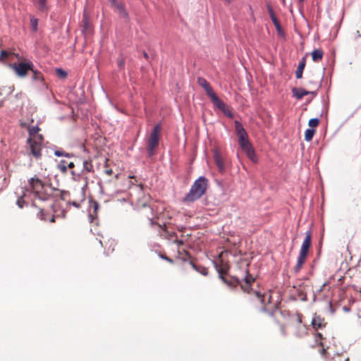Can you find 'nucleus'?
<instances>
[{
    "label": "nucleus",
    "mask_w": 361,
    "mask_h": 361,
    "mask_svg": "<svg viewBox=\"0 0 361 361\" xmlns=\"http://www.w3.org/2000/svg\"><path fill=\"white\" fill-rule=\"evenodd\" d=\"M310 83H312V85L315 84V83H314V82H312V81H310Z\"/></svg>",
    "instance_id": "58"
},
{
    "label": "nucleus",
    "mask_w": 361,
    "mask_h": 361,
    "mask_svg": "<svg viewBox=\"0 0 361 361\" xmlns=\"http://www.w3.org/2000/svg\"><path fill=\"white\" fill-rule=\"evenodd\" d=\"M109 1L111 2V4H115L116 6V4H117L116 0H109Z\"/></svg>",
    "instance_id": "53"
},
{
    "label": "nucleus",
    "mask_w": 361,
    "mask_h": 361,
    "mask_svg": "<svg viewBox=\"0 0 361 361\" xmlns=\"http://www.w3.org/2000/svg\"><path fill=\"white\" fill-rule=\"evenodd\" d=\"M37 216L39 219H40L41 220H44L45 221L46 220V217H45V214L44 213V211L43 209H40L39 212H38L37 214Z\"/></svg>",
    "instance_id": "34"
},
{
    "label": "nucleus",
    "mask_w": 361,
    "mask_h": 361,
    "mask_svg": "<svg viewBox=\"0 0 361 361\" xmlns=\"http://www.w3.org/2000/svg\"><path fill=\"white\" fill-rule=\"evenodd\" d=\"M215 267L216 268V271L219 273V278L221 281L226 283L231 288H235L237 286L240 285L241 288L244 292L250 293L251 288V283L255 281L252 276L249 274L248 270L246 271L247 275L244 278L243 281L245 284H242L241 281L236 276H231V280H228L224 276H223L224 270L222 268L218 267L217 264L215 263Z\"/></svg>",
    "instance_id": "2"
},
{
    "label": "nucleus",
    "mask_w": 361,
    "mask_h": 361,
    "mask_svg": "<svg viewBox=\"0 0 361 361\" xmlns=\"http://www.w3.org/2000/svg\"><path fill=\"white\" fill-rule=\"evenodd\" d=\"M317 336L318 337H319V338H323V336H322V334L321 333H319V332H318V333L317 334Z\"/></svg>",
    "instance_id": "52"
},
{
    "label": "nucleus",
    "mask_w": 361,
    "mask_h": 361,
    "mask_svg": "<svg viewBox=\"0 0 361 361\" xmlns=\"http://www.w3.org/2000/svg\"><path fill=\"white\" fill-rule=\"evenodd\" d=\"M209 97L211 99L214 106L219 110H222L226 106L224 102L219 98L215 92L211 94Z\"/></svg>",
    "instance_id": "13"
},
{
    "label": "nucleus",
    "mask_w": 361,
    "mask_h": 361,
    "mask_svg": "<svg viewBox=\"0 0 361 361\" xmlns=\"http://www.w3.org/2000/svg\"><path fill=\"white\" fill-rule=\"evenodd\" d=\"M25 203V202L24 201L23 197H20L16 201V204L18 206L19 208H23Z\"/></svg>",
    "instance_id": "32"
},
{
    "label": "nucleus",
    "mask_w": 361,
    "mask_h": 361,
    "mask_svg": "<svg viewBox=\"0 0 361 361\" xmlns=\"http://www.w3.org/2000/svg\"><path fill=\"white\" fill-rule=\"evenodd\" d=\"M161 130V125L157 124L152 129L147 142V153L149 158L155 155V150L159 146V133Z\"/></svg>",
    "instance_id": "4"
},
{
    "label": "nucleus",
    "mask_w": 361,
    "mask_h": 361,
    "mask_svg": "<svg viewBox=\"0 0 361 361\" xmlns=\"http://www.w3.org/2000/svg\"><path fill=\"white\" fill-rule=\"evenodd\" d=\"M68 204H71L73 205V207H75V208H80V204L79 202H77L75 201H70L68 202Z\"/></svg>",
    "instance_id": "40"
},
{
    "label": "nucleus",
    "mask_w": 361,
    "mask_h": 361,
    "mask_svg": "<svg viewBox=\"0 0 361 361\" xmlns=\"http://www.w3.org/2000/svg\"><path fill=\"white\" fill-rule=\"evenodd\" d=\"M21 126L27 128L29 135L28 137H31L33 139H35V136L38 134L39 131L40 130V128L38 127L37 125L30 126L25 123H22Z\"/></svg>",
    "instance_id": "14"
},
{
    "label": "nucleus",
    "mask_w": 361,
    "mask_h": 361,
    "mask_svg": "<svg viewBox=\"0 0 361 361\" xmlns=\"http://www.w3.org/2000/svg\"><path fill=\"white\" fill-rule=\"evenodd\" d=\"M319 124V119L318 118H313L309 120L308 126L309 128H314Z\"/></svg>",
    "instance_id": "28"
},
{
    "label": "nucleus",
    "mask_w": 361,
    "mask_h": 361,
    "mask_svg": "<svg viewBox=\"0 0 361 361\" xmlns=\"http://www.w3.org/2000/svg\"><path fill=\"white\" fill-rule=\"evenodd\" d=\"M14 70L16 74L20 78L27 75L29 71H33L34 63L29 59L19 63H14L10 65Z\"/></svg>",
    "instance_id": "5"
},
{
    "label": "nucleus",
    "mask_w": 361,
    "mask_h": 361,
    "mask_svg": "<svg viewBox=\"0 0 361 361\" xmlns=\"http://www.w3.org/2000/svg\"><path fill=\"white\" fill-rule=\"evenodd\" d=\"M159 257H160V258H161V259H164V260H166V261H167V262H169L170 263H173V260L171 258H169V257H166V255L160 254Z\"/></svg>",
    "instance_id": "37"
},
{
    "label": "nucleus",
    "mask_w": 361,
    "mask_h": 361,
    "mask_svg": "<svg viewBox=\"0 0 361 361\" xmlns=\"http://www.w3.org/2000/svg\"><path fill=\"white\" fill-rule=\"evenodd\" d=\"M90 207L93 208V212H92L91 211L89 212L88 218H89L90 222L92 223V222H93L94 218L97 217V213L99 208V204L97 201H94V200H90Z\"/></svg>",
    "instance_id": "16"
},
{
    "label": "nucleus",
    "mask_w": 361,
    "mask_h": 361,
    "mask_svg": "<svg viewBox=\"0 0 361 361\" xmlns=\"http://www.w3.org/2000/svg\"><path fill=\"white\" fill-rule=\"evenodd\" d=\"M214 160L218 170L220 173H224L226 170L224 161L218 152H215L214 154Z\"/></svg>",
    "instance_id": "12"
},
{
    "label": "nucleus",
    "mask_w": 361,
    "mask_h": 361,
    "mask_svg": "<svg viewBox=\"0 0 361 361\" xmlns=\"http://www.w3.org/2000/svg\"><path fill=\"white\" fill-rule=\"evenodd\" d=\"M55 221V216L53 215L51 218L50 219V222H54Z\"/></svg>",
    "instance_id": "51"
},
{
    "label": "nucleus",
    "mask_w": 361,
    "mask_h": 361,
    "mask_svg": "<svg viewBox=\"0 0 361 361\" xmlns=\"http://www.w3.org/2000/svg\"><path fill=\"white\" fill-rule=\"evenodd\" d=\"M267 11L269 15V17L276 29L278 35L281 37H284L286 36V34L279 23V21L276 17V15L274 11L273 8L271 7V6L270 4H267Z\"/></svg>",
    "instance_id": "7"
},
{
    "label": "nucleus",
    "mask_w": 361,
    "mask_h": 361,
    "mask_svg": "<svg viewBox=\"0 0 361 361\" xmlns=\"http://www.w3.org/2000/svg\"><path fill=\"white\" fill-rule=\"evenodd\" d=\"M221 111L227 117L232 118L233 117V114L229 110V109L226 106L224 109L221 110Z\"/></svg>",
    "instance_id": "31"
},
{
    "label": "nucleus",
    "mask_w": 361,
    "mask_h": 361,
    "mask_svg": "<svg viewBox=\"0 0 361 361\" xmlns=\"http://www.w3.org/2000/svg\"><path fill=\"white\" fill-rule=\"evenodd\" d=\"M61 192V199L62 200H65L66 196L69 195V192L66 190H60Z\"/></svg>",
    "instance_id": "35"
},
{
    "label": "nucleus",
    "mask_w": 361,
    "mask_h": 361,
    "mask_svg": "<svg viewBox=\"0 0 361 361\" xmlns=\"http://www.w3.org/2000/svg\"><path fill=\"white\" fill-rule=\"evenodd\" d=\"M311 324L313 329L315 331H317L318 329H322L324 328L326 325L324 319L316 314L314 315Z\"/></svg>",
    "instance_id": "10"
},
{
    "label": "nucleus",
    "mask_w": 361,
    "mask_h": 361,
    "mask_svg": "<svg viewBox=\"0 0 361 361\" xmlns=\"http://www.w3.org/2000/svg\"><path fill=\"white\" fill-rule=\"evenodd\" d=\"M105 173L108 174V175H111L112 173H113V171L112 169H106L104 171Z\"/></svg>",
    "instance_id": "47"
},
{
    "label": "nucleus",
    "mask_w": 361,
    "mask_h": 361,
    "mask_svg": "<svg viewBox=\"0 0 361 361\" xmlns=\"http://www.w3.org/2000/svg\"><path fill=\"white\" fill-rule=\"evenodd\" d=\"M292 92L294 97L298 99H302L304 96L309 94V91L305 90L302 88L294 87L292 89Z\"/></svg>",
    "instance_id": "19"
},
{
    "label": "nucleus",
    "mask_w": 361,
    "mask_h": 361,
    "mask_svg": "<svg viewBox=\"0 0 361 361\" xmlns=\"http://www.w3.org/2000/svg\"><path fill=\"white\" fill-rule=\"evenodd\" d=\"M321 86H322V83L319 82V84L317 85V90H318ZM317 90L309 91V94H312V95L315 96V95H317Z\"/></svg>",
    "instance_id": "42"
},
{
    "label": "nucleus",
    "mask_w": 361,
    "mask_h": 361,
    "mask_svg": "<svg viewBox=\"0 0 361 361\" xmlns=\"http://www.w3.org/2000/svg\"><path fill=\"white\" fill-rule=\"evenodd\" d=\"M227 3H231L232 0H225Z\"/></svg>",
    "instance_id": "56"
},
{
    "label": "nucleus",
    "mask_w": 361,
    "mask_h": 361,
    "mask_svg": "<svg viewBox=\"0 0 361 361\" xmlns=\"http://www.w3.org/2000/svg\"><path fill=\"white\" fill-rule=\"evenodd\" d=\"M306 257H307V255L299 253V256L297 259V264H296L295 267H294V271L295 273L299 272L300 271V269H302V265L305 263Z\"/></svg>",
    "instance_id": "20"
},
{
    "label": "nucleus",
    "mask_w": 361,
    "mask_h": 361,
    "mask_svg": "<svg viewBox=\"0 0 361 361\" xmlns=\"http://www.w3.org/2000/svg\"><path fill=\"white\" fill-rule=\"evenodd\" d=\"M255 293L257 298L261 300L262 302H263V295L259 292H255Z\"/></svg>",
    "instance_id": "46"
},
{
    "label": "nucleus",
    "mask_w": 361,
    "mask_h": 361,
    "mask_svg": "<svg viewBox=\"0 0 361 361\" xmlns=\"http://www.w3.org/2000/svg\"><path fill=\"white\" fill-rule=\"evenodd\" d=\"M66 164H67L66 161L61 160L57 166L58 169H59L63 173H67V171H68L67 170L68 166H66Z\"/></svg>",
    "instance_id": "27"
},
{
    "label": "nucleus",
    "mask_w": 361,
    "mask_h": 361,
    "mask_svg": "<svg viewBox=\"0 0 361 361\" xmlns=\"http://www.w3.org/2000/svg\"><path fill=\"white\" fill-rule=\"evenodd\" d=\"M48 0H38L37 1V8L42 12H47L49 10V7L47 6Z\"/></svg>",
    "instance_id": "24"
},
{
    "label": "nucleus",
    "mask_w": 361,
    "mask_h": 361,
    "mask_svg": "<svg viewBox=\"0 0 361 361\" xmlns=\"http://www.w3.org/2000/svg\"><path fill=\"white\" fill-rule=\"evenodd\" d=\"M83 166H84V168L87 171H91L92 170V166L91 167H88L87 166V161H84L83 162Z\"/></svg>",
    "instance_id": "43"
},
{
    "label": "nucleus",
    "mask_w": 361,
    "mask_h": 361,
    "mask_svg": "<svg viewBox=\"0 0 361 361\" xmlns=\"http://www.w3.org/2000/svg\"><path fill=\"white\" fill-rule=\"evenodd\" d=\"M66 212L64 209H63L61 211V216H62V218H65L66 217Z\"/></svg>",
    "instance_id": "49"
},
{
    "label": "nucleus",
    "mask_w": 361,
    "mask_h": 361,
    "mask_svg": "<svg viewBox=\"0 0 361 361\" xmlns=\"http://www.w3.org/2000/svg\"><path fill=\"white\" fill-rule=\"evenodd\" d=\"M343 310H344V311H345V312H349V311H350V308H348V307H343Z\"/></svg>",
    "instance_id": "54"
},
{
    "label": "nucleus",
    "mask_w": 361,
    "mask_h": 361,
    "mask_svg": "<svg viewBox=\"0 0 361 361\" xmlns=\"http://www.w3.org/2000/svg\"><path fill=\"white\" fill-rule=\"evenodd\" d=\"M312 232L310 230L305 233V238L302 242L300 253L307 255L311 245Z\"/></svg>",
    "instance_id": "9"
},
{
    "label": "nucleus",
    "mask_w": 361,
    "mask_h": 361,
    "mask_svg": "<svg viewBox=\"0 0 361 361\" xmlns=\"http://www.w3.org/2000/svg\"><path fill=\"white\" fill-rule=\"evenodd\" d=\"M68 166V168H70V169H73V168H74L75 164H74V163H73V162H70L69 164H68V166Z\"/></svg>",
    "instance_id": "48"
},
{
    "label": "nucleus",
    "mask_w": 361,
    "mask_h": 361,
    "mask_svg": "<svg viewBox=\"0 0 361 361\" xmlns=\"http://www.w3.org/2000/svg\"><path fill=\"white\" fill-rule=\"evenodd\" d=\"M32 73V80L33 81L38 82L40 85H44V77L40 71L33 68V71H31Z\"/></svg>",
    "instance_id": "18"
},
{
    "label": "nucleus",
    "mask_w": 361,
    "mask_h": 361,
    "mask_svg": "<svg viewBox=\"0 0 361 361\" xmlns=\"http://www.w3.org/2000/svg\"><path fill=\"white\" fill-rule=\"evenodd\" d=\"M143 56H144V57H145V59H149L148 54H147L145 51H143Z\"/></svg>",
    "instance_id": "50"
},
{
    "label": "nucleus",
    "mask_w": 361,
    "mask_h": 361,
    "mask_svg": "<svg viewBox=\"0 0 361 361\" xmlns=\"http://www.w3.org/2000/svg\"><path fill=\"white\" fill-rule=\"evenodd\" d=\"M31 25H32V28L34 31H36L37 29V19H32L31 20Z\"/></svg>",
    "instance_id": "33"
},
{
    "label": "nucleus",
    "mask_w": 361,
    "mask_h": 361,
    "mask_svg": "<svg viewBox=\"0 0 361 361\" xmlns=\"http://www.w3.org/2000/svg\"><path fill=\"white\" fill-rule=\"evenodd\" d=\"M190 264L192 265V268L200 273L203 276H207L208 274V270L206 267H202V266H197L195 264H194L192 262H190Z\"/></svg>",
    "instance_id": "23"
},
{
    "label": "nucleus",
    "mask_w": 361,
    "mask_h": 361,
    "mask_svg": "<svg viewBox=\"0 0 361 361\" xmlns=\"http://www.w3.org/2000/svg\"><path fill=\"white\" fill-rule=\"evenodd\" d=\"M305 64H306L305 57H302L300 60L299 63L298 65V68H297V70L295 72L296 78L299 79L302 77V73H303L304 68L305 67Z\"/></svg>",
    "instance_id": "17"
},
{
    "label": "nucleus",
    "mask_w": 361,
    "mask_h": 361,
    "mask_svg": "<svg viewBox=\"0 0 361 361\" xmlns=\"http://www.w3.org/2000/svg\"><path fill=\"white\" fill-rule=\"evenodd\" d=\"M71 174L74 176L73 179H74L75 180H78V178H80V174H77V175H76V174L75 173V171H71Z\"/></svg>",
    "instance_id": "45"
},
{
    "label": "nucleus",
    "mask_w": 361,
    "mask_h": 361,
    "mask_svg": "<svg viewBox=\"0 0 361 361\" xmlns=\"http://www.w3.org/2000/svg\"><path fill=\"white\" fill-rule=\"evenodd\" d=\"M56 73H57V75L61 78H66L68 75V73L61 68H57L56 69Z\"/></svg>",
    "instance_id": "29"
},
{
    "label": "nucleus",
    "mask_w": 361,
    "mask_h": 361,
    "mask_svg": "<svg viewBox=\"0 0 361 361\" xmlns=\"http://www.w3.org/2000/svg\"><path fill=\"white\" fill-rule=\"evenodd\" d=\"M87 180H85V184L84 187L82 188V190L84 189L85 187L87 186Z\"/></svg>",
    "instance_id": "55"
},
{
    "label": "nucleus",
    "mask_w": 361,
    "mask_h": 361,
    "mask_svg": "<svg viewBox=\"0 0 361 361\" xmlns=\"http://www.w3.org/2000/svg\"><path fill=\"white\" fill-rule=\"evenodd\" d=\"M116 8L118 10V15L121 17H122L123 18H128V13L126 11V10L125 9V7H124V6L122 4L118 3V4H116Z\"/></svg>",
    "instance_id": "22"
},
{
    "label": "nucleus",
    "mask_w": 361,
    "mask_h": 361,
    "mask_svg": "<svg viewBox=\"0 0 361 361\" xmlns=\"http://www.w3.org/2000/svg\"><path fill=\"white\" fill-rule=\"evenodd\" d=\"M28 184L30 189L35 194V197L42 201L48 200L51 196V192L57 190L56 188H52L51 185L49 184V186L51 188V192H49L47 189V186L48 185L44 183L37 176L30 178L28 180Z\"/></svg>",
    "instance_id": "1"
},
{
    "label": "nucleus",
    "mask_w": 361,
    "mask_h": 361,
    "mask_svg": "<svg viewBox=\"0 0 361 361\" xmlns=\"http://www.w3.org/2000/svg\"><path fill=\"white\" fill-rule=\"evenodd\" d=\"M124 65H125V61L124 59H118V68L120 69H122L124 68Z\"/></svg>",
    "instance_id": "36"
},
{
    "label": "nucleus",
    "mask_w": 361,
    "mask_h": 361,
    "mask_svg": "<svg viewBox=\"0 0 361 361\" xmlns=\"http://www.w3.org/2000/svg\"><path fill=\"white\" fill-rule=\"evenodd\" d=\"M151 224H153L152 219H150Z\"/></svg>",
    "instance_id": "59"
},
{
    "label": "nucleus",
    "mask_w": 361,
    "mask_h": 361,
    "mask_svg": "<svg viewBox=\"0 0 361 361\" xmlns=\"http://www.w3.org/2000/svg\"><path fill=\"white\" fill-rule=\"evenodd\" d=\"M315 130L314 128H307L305 132V140L307 142H310L312 140L314 135Z\"/></svg>",
    "instance_id": "25"
},
{
    "label": "nucleus",
    "mask_w": 361,
    "mask_h": 361,
    "mask_svg": "<svg viewBox=\"0 0 361 361\" xmlns=\"http://www.w3.org/2000/svg\"><path fill=\"white\" fill-rule=\"evenodd\" d=\"M299 1H300V2H303V1H304V0H299Z\"/></svg>",
    "instance_id": "60"
},
{
    "label": "nucleus",
    "mask_w": 361,
    "mask_h": 361,
    "mask_svg": "<svg viewBox=\"0 0 361 361\" xmlns=\"http://www.w3.org/2000/svg\"><path fill=\"white\" fill-rule=\"evenodd\" d=\"M238 143L243 152H245L247 156L253 161L255 160V149L249 140L248 137L243 138V140H238Z\"/></svg>",
    "instance_id": "6"
},
{
    "label": "nucleus",
    "mask_w": 361,
    "mask_h": 361,
    "mask_svg": "<svg viewBox=\"0 0 361 361\" xmlns=\"http://www.w3.org/2000/svg\"><path fill=\"white\" fill-rule=\"evenodd\" d=\"M321 340H314L315 343H318L319 345V351L322 353V355H324L326 353V349L324 348V345L320 341Z\"/></svg>",
    "instance_id": "30"
},
{
    "label": "nucleus",
    "mask_w": 361,
    "mask_h": 361,
    "mask_svg": "<svg viewBox=\"0 0 361 361\" xmlns=\"http://www.w3.org/2000/svg\"><path fill=\"white\" fill-rule=\"evenodd\" d=\"M73 156H74V155H73V154H72V153H67V152H63V157H64L71 158V157H73Z\"/></svg>",
    "instance_id": "44"
},
{
    "label": "nucleus",
    "mask_w": 361,
    "mask_h": 361,
    "mask_svg": "<svg viewBox=\"0 0 361 361\" xmlns=\"http://www.w3.org/2000/svg\"><path fill=\"white\" fill-rule=\"evenodd\" d=\"M82 23L83 24V28H82L83 32L88 31L91 29V25L89 22L87 16L85 14L83 15Z\"/></svg>",
    "instance_id": "26"
},
{
    "label": "nucleus",
    "mask_w": 361,
    "mask_h": 361,
    "mask_svg": "<svg viewBox=\"0 0 361 361\" xmlns=\"http://www.w3.org/2000/svg\"><path fill=\"white\" fill-rule=\"evenodd\" d=\"M8 56V52L6 50H1L0 54V60L3 58L7 57Z\"/></svg>",
    "instance_id": "39"
},
{
    "label": "nucleus",
    "mask_w": 361,
    "mask_h": 361,
    "mask_svg": "<svg viewBox=\"0 0 361 361\" xmlns=\"http://www.w3.org/2000/svg\"><path fill=\"white\" fill-rule=\"evenodd\" d=\"M35 138L39 142V144L42 145V142L44 140L42 135L38 133Z\"/></svg>",
    "instance_id": "38"
},
{
    "label": "nucleus",
    "mask_w": 361,
    "mask_h": 361,
    "mask_svg": "<svg viewBox=\"0 0 361 361\" xmlns=\"http://www.w3.org/2000/svg\"><path fill=\"white\" fill-rule=\"evenodd\" d=\"M235 130L238 140H243L248 137L247 133L243 126L242 123L238 121H235Z\"/></svg>",
    "instance_id": "11"
},
{
    "label": "nucleus",
    "mask_w": 361,
    "mask_h": 361,
    "mask_svg": "<svg viewBox=\"0 0 361 361\" xmlns=\"http://www.w3.org/2000/svg\"><path fill=\"white\" fill-rule=\"evenodd\" d=\"M15 56H16L17 58H18V59L20 58V57H19V54H15Z\"/></svg>",
    "instance_id": "57"
},
{
    "label": "nucleus",
    "mask_w": 361,
    "mask_h": 361,
    "mask_svg": "<svg viewBox=\"0 0 361 361\" xmlns=\"http://www.w3.org/2000/svg\"><path fill=\"white\" fill-rule=\"evenodd\" d=\"M63 151L62 150H59V149H56L54 151V155L56 156V157H63Z\"/></svg>",
    "instance_id": "41"
},
{
    "label": "nucleus",
    "mask_w": 361,
    "mask_h": 361,
    "mask_svg": "<svg viewBox=\"0 0 361 361\" xmlns=\"http://www.w3.org/2000/svg\"><path fill=\"white\" fill-rule=\"evenodd\" d=\"M27 143L30 145V152L36 159H40L42 157V145L36 139L27 137Z\"/></svg>",
    "instance_id": "8"
},
{
    "label": "nucleus",
    "mask_w": 361,
    "mask_h": 361,
    "mask_svg": "<svg viewBox=\"0 0 361 361\" xmlns=\"http://www.w3.org/2000/svg\"><path fill=\"white\" fill-rule=\"evenodd\" d=\"M208 180L204 176H200L192 185L190 191L184 197V202H193L200 199L206 192Z\"/></svg>",
    "instance_id": "3"
},
{
    "label": "nucleus",
    "mask_w": 361,
    "mask_h": 361,
    "mask_svg": "<svg viewBox=\"0 0 361 361\" xmlns=\"http://www.w3.org/2000/svg\"><path fill=\"white\" fill-rule=\"evenodd\" d=\"M197 82L204 90L208 97L214 92L210 84L205 78L199 77L197 78Z\"/></svg>",
    "instance_id": "15"
},
{
    "label": "nucleus",
    "mask_w": 361,
    "mask_h": 361,
    "mask_svg": "<svg viewBox=\"0 0 361 361\" xmlns=\"http://www.w3.org/2000/svg\"><path fill=\"white\" fill-rule=\"evenodd\" d=\"M323 51L322 49H314L312 52V58L314 62L319 61L323 57Z\"/></svg>",
    "instance_id": "21"
}]
</instances>
